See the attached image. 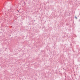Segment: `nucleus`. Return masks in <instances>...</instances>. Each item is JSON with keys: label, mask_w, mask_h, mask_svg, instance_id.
Instances as JSON below:
<instances>
[{"label": "nucleus", "mask_w": 80, "mask_h": 80, "mask_svg": "<svg viewBox=\"0 0 80 80\" xmlns=\"http://www.w3.org/2000/svg\"><path fill=\"white\" fill-rule=\"evenodd\" d=\"M66 25L67 26H68V24H67Z\"/></svg>", "instance_id": "obj_2"}, {"label": "nucleus", "mask_w": 80, "mask_h": 80, "mask_svg": "<svg viewBox=\"0 0 80 80\" xmlns=\"http://www.w3.org/2000/svg\"><path fill=\"white\" fill-rule=\"evenodd\" d=\"M75 18H76V19H77V18L76 16H75Z\"/></svg>", "instance_id": "obj_1"}]
</instances>
